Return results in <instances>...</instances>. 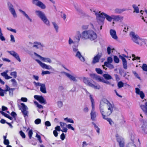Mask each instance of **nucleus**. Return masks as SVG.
<instances>
[{
    "mask_svg": "<svg viewBox=\"0 0 147 147\" xmlns=\"http://www.w3.org/2000/svg\"><path fill=\"white\" fill-rule=\"evenodd\" d=\"M114 109V105L111 104L107 100L103 99L100 102L99 106L100 111L103 119H105L110 116L113 112Z\"/></svg>",
    "mask_w": 147,
    "mask_h": 147,
    "instance_id": "nucleus-1",
    "label": "nucleus"
},
{
    "mask_svg": "<svg viewBox=\"0 0 147 147\" xmlns=\"http://www.w3.org/2000/svg\"><path fill=\"white\" fill-rule=\"evenodd\" d=\"M82 38L85 39H89L91 40H93L97 38L96 33L92 30H88L83 32L82 33Z\"/></svg>",
    "mask_w": 147,
    "mask_h": 147,
    "instance_id": "nucleus-2",
    "label": "nucleus"
},
{
    "mask_svg": "<svg viewBox=\"0 0 147 147\" xmlns=\"http://www.w3.org/2000/svg\"><path fill=\"white\" fill-rule=\"evenodd\" d=\"M130 36L132 38V40L137 44L142 45L143 42V40L140 38L138 36L136 35L134 32H131L130 34Z\"/></svg>",
    "mask_w": 147,
    "mask_h": 147,
    "instance_id": "nucleus-3",
    "label": "nucleus"
},
{
    "mask_svg": "<svg viewBox=\"0 0 147 147\" xmlns=\"http://www.w3.org/2000/svg\"><path fill=\"white\" fill-rule=\"evenodd\" d=\"M83 82L84 83L90 87H91L96 89H99L100 88L99 85H95L92 84L90 80L88 78L84 77L83 79Z\"/></svg>",
    "mask_w": 147,
    "mask_h": 147,
    "instance_id": "nucleus-4",
    "label": "nucleus"
},
{
    "mask_svg": "<svg viewBox=\"0 0 147 147\" xmlns=\"http://www.w3.org/2000/svg\"><path fill=\"white\" fill-rule=\"evenodd\" d=\"M36 12L37 13L38 16L41 18L44 23L47 25H49V21L43 13L39 11H36Z\"/></svg>",
    "mask_w": 147,
    "mask_h": 147,
    "instance_id": "nucleus-5",
    "label": "nucleus"
},
{
    "mask_svg": "<svg viewBox=\"0 0 147 147\" xmlns=\"http://www.w3.org/2000/svg\"><path fill=\"white\" fill-rule=\"evenodd\" d=\"M34 98L41 103H43L44 104H46L47 103L46 100L43 97L41 96L35 95L34 96Z\"/></svg>",
    "mask_w": 147,
    "mask_h": 147,
    "instance_id": "nucleus-6",
    "label": "nucleus"
},
{
    "mask_svg": "<svg viewBox=\"0 0 147 147\" xmlns=\"http://www.w3.org/2000/svg\"><path fill=\"white\" fill-rule=\"evenodd\" d=\"M21 105L22 106V112L24 117L28 116V111L26 110L27 109V107L23 103H21Z\"/></svg>",
    "mask_w": 147,
    "mask_h": 147,
    "instance_id": "nucleus-7",
    "label": "nucleus"
},
{
    "mask_svg": "<svg viewBox=\"0 0 147 147\" xmlns=\"http://www.w3.org/2000/svg\"><path fill=\"white\" fill-rule=\"evenodd\" d=\"M123 55L124 57L120 55L119 56V57L122 61L123 68L125 69H126L127 68V62L126 59L125 58V57H127V56L123 54Z\"/></svg>",
    "mask_w": 147,
    "mask_h": 147,
    "instance_id": "nucleus-8",
    "label": "nucleus"
},
{
    "mask_svg": "<svg viewBox=\"0 0 147 147\" xmlns=\"http://www.w3.org/2000/svg\"><path fill=\"white\" fill-rule=\"evenodd\" d=\"M102 56V53H98L97 55L94 57L92 60V63L95 64L98 62Z\"/></svg>",
    "mask_w": 147,
    "mask_h": 147,
    "instance_id": "nucleus-9",
    "label": "nucleus"
},
{
    "mask_svg": "<svg viewBox=\"0 0 147 147\" xmlns=\"http://www.w3.org/2000/svg\"><path fill=\"white\" fill-rule=\"evenodd\" d=\"M10 54L14 57L19 62L21 61V60L18 55L14 51H10L9 52Z\"/></svg>",
    "mask_w": 147,
    "mask_h": 147,
    "instance_id": "nucleus-10",
    "label": "nucleus"
},
{
    "mask_svg": "<svg viewBox=\"0 0 147 147\" xmlns=\"http://www.w3.org/2000/svg\"><path fill=\"white\" fill-rule=\"evenodd\" d=\"M6 88L5 90H1L2 91H9V94L10 96H13V92L14 90H15L14 88H10L7 85H5Z\"/></svg>",
    "mask_w": 147,
    "mask_h": 147,
    "instance_id": "nucleus-11",
    "label": "nucleus"
},
{
    "mask_svg": "<svg viewBox=\"0 0 147 147\" xmlns=\"http://www.w3.org/2000/svg\"><path fill=\"white\" fill-rule=\"evenodd\" d=\"M8 5L9 6V9L11 13L14 17L16 16V14L15 9L13 8V5L9 2L8 3Z\"/></svg>",
    "mask_w": 147,
    "mask_h": 147,
    "instance_id": "nucleus-12",
    "label": "nucleus"
},
{
    "mask_svg": "<svg viewBox=\"0 0 147 147\" xmlns=\"http://www.w3.org/2000/svg\"><path fill=\"white\" fill-rule=\"evenodd\" d=\"M36 61L43 68L49 69V66L45 63H42L38 59H36Z\"/></svg>",
    "mask_w": 147,
    "mask_h": 147,
    "instance_id": "nucleus-13",
    "label": "nucleus"
},
{
    "mask_svg": "<svg viewBox=\"0 0 147 147\" xmlns=\"http://www.w3.org/2000/svg\"><path fill=\"white\" fill-rule=\"evenodd\" d=\"M90 77L93 79H94L96 80H98L99 81H102V79L100 76L97 75L96 74H92L90 75Z\"/></svg>",
    "mask_w": 147,
    "mask_h": 147,
    "instance_id": "nucleus-14",
    "label": "nucleus"
},
{
    "mask_svg": "<svg viewBox=\"0 0 147 147\" xmlns=\"http://www.w3.org/2000/svg\"><path fill=\"white\" fill-rule=\"evenodd\" d=\"M141 108L146 115L147 114V102L145 103V105H141L140 106Z\"/></svg>",
    "mask_w": 147,
    "mask_h": 147,
    "instance_id": "nucleus-15",
    "label": "nucleus"
},
{
    "mask_svg": "<svg viewBox=\"0 0 147 147\" xmlns=\"http://www.w3.org/2000/svg\"><path fill=\"white\" fill-rule=\"evenodd\" d=\"M110 34L112 37L115 39H117V36L116 35V32L115 30L111 29L110 31Z\"/></svg>",
    "mask_w": 147,
    "mask_h": 147,
    "instance_id": "nucleus-16",
    "label": "nucleus"
},
{
    "mask_svg": "<svg viewBox=\"0 0 147 147\" xmlns=\"http://www.w3.org/2000/svg\"><path fill=\"white\" fill-rule=\"evenodd\" d=\"M106 66L107 67L109 68L110 69H112L114 68V66L113 65L111 64V63H108L107 61H105L104 63V65L102 66L103 68L105 69V66Z\"/></svg>",
    "mask_w": 147,
    "mask_h": 147,
    "instance_id": "nucleus-17",
    "label": "nucleus"
},
{
    "mask_svg": "<svg viewBox=\"0 0 147 147\" xmlns=\"http://www.w3.org/2000/svg\"><path fill=\"white\" fill-rule=\"evenodd\" d=\"M114 21H121L123 19V17L119 16H114L113 17Z\"/></svg>",
    "mask_w": 147,
    "mask_h": 147,
    "instance_id": "nucleus-18",
    "label": "nucleus"
},
{
    "mask_svg": "<svg viewBox=\"0 0 147 147\" xmlns=\"http://www.w3.org/2000/svg\"><path fill=\"white\" fill-rule=\"evenodd\" d=\"M76 56L78 57L82 61H84L85 60L84 57L81 55L79 51H78L77 52Z\"/></svg>",
    "mask_w": 147,
    "mask_h": 147,
    "instance_id": "nucleus-19",
    "label": "nucleus"
},
{
    "mask_svg": "<svg viewBox=\"0 0 147 147\" xmlns=\"http://www.w3.org/2000/svg\"><path fill=\"white\" fill-rule=\"evenodd\" d=\"M66 76L68 77L71 80H72L73 81H76L77 80L75 77H74L72 75L69 74L68 73H66L65 74Z\"/></svg>",
    "mask_w": 147,
    "mask_h": 147,
    "instance_id": "nucleus-20",
    "label": "nucleus"
},
{
    "mask_svg": "<svg viewBox=\"0 0 147 147\" xmlns=\"http://www.w3.org/2000/svg\"><path fill=\"white\" fill-rule=\"evenodd\" d=\"M105 14H106L103 12L99 14L98 16V19L101 21H103L106 18V17H105Z\"/></svg>",
    "mask_w": 147,
    "mask_h": 147,
    "instance_id": "nucleus-21",
    "label": "nucleus"
},
{
    "mask_svg": "<svg viewBox=\"0 0 147 147\" xmlns=\"http://www.w3.org/2000/svg\"><path fill=\"white\" fill-rule=\"evenodd\" d=\"M40 91L43 93H46L47 91L46 90L45 85L44 84H42L40 88Z\"/></svg>",
    "mask_w": 147,
    "mask_h": 147,
    "instance_id": "nucleus-22",
    "label": "nucleus"
},
{
    "mask_svg": "<svg viewBox=\"0 0 147 147\" xmlns=\"http://www.w3.org/2000/svg\"><path fill=\"white\" fill-rule=\"evenodd\" d=\"M0 113L3 116H5V117L8 118L10 120H12L13 119V118L12 117H11L9 115L5 113L3 111H0Z\"/></svg>",
    "mask_w": 147,
    "mask_h": 147,
    "instance_id": "nucleus-23",
    "label": "nucleus"
},
{
    "mask_svg": "<svg viewBox=\"0 0 147 147\" xmlns=\"http://www.w3.org/2000/svg\"><path fill=\"white\" fill-rule=\"evenodd\" d=\"M91 119L93 121H94L95 120V118L96 117V113L95 112L92 111L91 113Z\"/></svg>",
    "mask_w": 147,
    "mask_h": 147,
    "instance_id": "nucleus-24",
    "label": "nucleus"
},
{
    "mask_svg": "<svg viewBox=\"0 0 147 147\" xmlns=\"http://www.w3.org/2000/svg\"><path fill=\"white\" fill-rule=\"evenodd\" d=\"M89 97L91 102L92 107V109L93 110H94V100L92 97V95H90Z\"/></svg>",
    "mask_w": 147,
    "mask_h": 147,
    "instance_id": "nucleus-25",
    "label": "nucleus"
},
{
    "mask_svg": "<svg viewBox=\"0 0 147 147\" xmlns=\"http://www.w3.org/2000/svg\"><path fill=\"white\" fill-rule=\"evenodd\" d=\"M41 60L44 62H48L49 63H51L52 62L51 59L48 58H45L42 57Z\"/></svg>",
    "mask_w": 147,
    "mask_h": 147,
    "instance_id": "nucleus-26",
    "label": "nucleus"
},
{
    "mask_svg": "<svg viewBox=\"0 0 147 147\" xmlns=\"http://www.w3.org/2000/svg\"><path fill=\"white\" fill-rule=\"evenodd\" d=\"M20 11L30 22H32V20L31 19L29 18L28 15L24 11L20 9Z\"/></svg>",
    "mask_w": 147,
    "mask_h": 147,
    "instance_id": "nucleus-27",
    "label": "nucleus"
},
{
    "mask_svg": "<svg viewBox=\"0 0 147 147\" xmlns=\"http://www.w3.org/2000/svg\"><path fill=\"white\" fill-rule=\"evenodd\" d=\"M20 11L30 22H32V20L31 19L29 18L28 15L24 11L20 9Z\"/></svg>",
    "mask_w": 147,
    "mask_h": 147,
    "instance_id": "nucleus-28",
    "label": "nucleus"
},
{
    "mask_svg": "<svg viewBox=\"0 0 147 147\" xmlns=\"http://www.w3.org/2000/svg\"><path fill=\"white\" fill-rule=\"evenodd\" d=\"M103 119L106 120L107 121H108L109 122V124L111 125H112L114 123L113 121L110 118H108L107 117H106L105 118V119Z\"/></svg>",
    "mask_w": 147,
    "mask_h": 147,
    "instance_id": "nucleus-29",
    "label": "nucleus"
},
{
    "mask_svg": "<svg viewBox=\"0 0 147 147\" xmlns=\"http://www.w3.org/2000/svg\"><path fill=\"white\" fill-rule=\"evenodd\" d=\"M125 9H116L115 10V13H120L125 11Z\"/></svg>",
    "mask_w": 147,
    "mask_h": 147,
    "instance_id": "nucleus-30",
    "label": "nucleus"
},
{
    "mask_svg": "<svg viewBox=\"0 0 147 147\" xmlns=\"http://www.w3.org/2000/svg\"><path fill=\"white\" fill-rule=\"evenodd\" d=\"M132 6L134 9V12H135L136 13H138L139 12L138 7L136 6V5L135 4L133 5Z\"/></svg>",
    "mask_w": 147,
    "mask_h": 147,
    "instance_id": "nucleus-31",
    "label": "nucleus"
},
{
    "mask_svg": "<svg viewBox=\"0 0 147 147\" xmlns=\"http://www.w3.org/2000/svg\"><path fill=\"white\" fill-rule=\"evenodd\" d=\"M38 6L42 9H45L46 8V7L45 5L40 1L38 3Z\"/></svg>",
    "mask_w": 147,
    "mask_h": 147,
    "instance_id": "nucleus-32",
    "label": "nucleus"
},
{
    "mask_svg": "<svg viewBox=\"0 0 147 147\" xmlns=\"http://www.w3.org/2000/svg\"><path fill=\"white\" fill-rule=\"evenodd\" d=\"M104 77L107 80L111 79L112 78L111 76L109 74H103Z\"/></svg>",
    "mask_w": 147,
    "mask_h": 147,
    "instance_id": "nucleus-33",
    "label": "nucleus"
},
{
    "mask_svg": "<svg viewBox=\"0 0 147 147\" xmlns=\"http://www.w3.org/2000/svg\"><path fill=\"white\" fill-rule=\"evenodd\" d=\"M1 90H5L3 89L0 87V96H4V94H7L6 92L7 91H2Z\"/></svg>",
    "mask_w": 147,
    "mask_h": 147,
    "instance_id": "nucleus-34",
    "label": "nucleus"
},
{
    "mask_svg": "<svg viewBox=\"0 0 147 147\" xmlns=\"http://www.w3.org/2000/svg\"><path fill=\"white\" fill-rule=\"evenodd\" d=\"M33 132L32 130L31 129L29 130L28 133V135L29 137V138L30 139H31L32 137V135H33Z\"/></svg>",
    "mask_w": 147,
    "mask_h": 147,
    "instance_id": "nucleus-35",
    "label": "nucleus"
},
{
    "mask_svg": "<svg viewBox=\"0 0 147 147\" xmlns=\"http://www.w3.org/2000/svg\"><path fill=\"white\" fill-rule=\"evenodd\" d=\"M92 124L94 125V128L96 130L98 134H99L100 133V128L94 122H92Z\"/></svg>",
    "mask_w": 147,
    "mask_h": 147,
    "instance_id": "nucleus-36",
    "label": "nucleus"
},
{
    "mask_svg": "<svg viewBox=\"0 0 147 147\" xmlns=\"http://www.w3.org/2000/svg\"><path fill=\"white\" fill-rule=\"evenodd\" d=\"M64 120L65 121H67V122H69L72 123H74V121L71 119H68L67 117H66L64 118Z\"/></svg>",
    "mask_w": 147,
    "mask_h": 147,
    "instance_id": "nucleus-37",
    "label": "nucleus"
},
{
    "mask_svg": "<svg viewBox=\"0 0 147 147\" xmlns=\"http://www.w3.org/2000/svg\"><path fill=\"white\" fill-rule=\"evenodd\" d=\"M117 86L119 88L123 87L124 86V83L122 81H120L118 82Z\"/></svg>",
    "mask_w": 147,
    "mask_h": 147,
    "instance_id": "nucleus-38",
    "label": "nucleus"
},
{
    "mask_svg": "<svg viewBox=\"0 0 147 147\" xmlns=\"http://www.w3.org/2000/svg\"><path fill=\"white\" fill-rule=\"evenodd\" d=\"M95 70L98 74H102V71L100 68H96Z\"/></svg>",
    "mask_w": 147,
    "mask_h": 147,
    "instance_id": "nucleus-39",
    "label": "nucleus"
},
{
    "mask_svg": "<svg viewBox=\"0 0 147 147\" xmlns=\"http://www.w3.org/2000/svg\"><path fill=\"white\" fill-rule=\"evenodd\" d=\"M36 137L37 138L38 140L40 143H42V141L41 140V137L40 135H38L37 134H36Z\"/></svg>",
    "mask_w": 147,
    "mask_h": 147,
    "instance_id": "nucleus-40",
    "label": "nucleus"
},
{
    "mask_svg": "<svg viewBox=\"0 0 147 147\" xmlns=\"http://www.w3.org/2000/svg\"><path fill=\"white\" fill-rule=\"evenodd\" d=\"M114 61L115 63H118L119 62V58L117 56H114Z\"/></svg>",
    "mask_w": 147,
    "mask_h": 147,
    "instance_id": "nucleus-41",
    "label": "nucleus"
},
{
    "mask_svg": "<svg viewBox=\"0 0 147 147\" xmlns=\"http://www.w3.org/2000/svg\"><path fill=\"white\" fill-rule=\"evenodd\" d=\"M105 17L106 18L107 20H108L109 21L111 22L112 21V20L113 19V18H112L111 16H109L107 14H105Z\"/></svg>",
    "mask_w": 147,
    "mask_h": 147,
    "instance_id": "nucleus-42",
    "label": "nucleus"
},
{
    "mask_svg": "<svg viewBox=\"0 0 147 147\" xmlns=\"http://www.w3.org/2000/svg\"><path fill=\"white\" fill-rule=\"evenodd\" d=\"M138 95H139L140 97L142 99L144 98L145 97V94L142 91H141V92Z\"/></svg>",
    "mask_w": 147,
    "mask_h": 147,
    "instance_id": "nucleus-43",
    "label": "nucleus"
},
{
    "mask_svg": "<svg viewBox=\"0 0 147 147\" xmlns=\"http://www.w3.org/2000/svg\"><path fill=\"white\" fill-rule=\"evenodd\" d=\"M21 136L23 138H26V135L22 131H20L19 132Z\"/></svg>",
    "mask_w": 147,
    "mask_h": 147,
    "instance_id": "nucleus-44",
    "label": "nucleus"
},
{
    "mask_svg": "<svg viewBox=\"0 0 147 147\" xmlns=\"http://www.w3.org/2000/svg\"><path fill=\"white\" fill-rule=\"evenodd\" d=\"M142 69L143 70L145 71H147V65L146 64H143L142 67Z\"/></svg>",
    "mask_w": 147,
    "mask_h": 147,
    "instance_id": "nucleus-45",
    "label": "nucleus"
},
{
    "mask_svg": "<svg viewBox=\"0 0 147 147\" xmlns=\"http://www.w3.org/2000/svg\"><path fill=\"white\" fill-rule=\"evenodd\" d=\"M10 75L13 76L14 78H16L17 77V73L16 71H13L11 72Z\"/></svg>",
    "mask_w": 147,
    "mask_h": 147,
    "instance_id": "nucleus-46",
    "label": "nucleus"
},
{
    "mask_svg": "<svg viewBox=\"0 0 147 147\" xmlns=\"http://www.w3.org/2000/svg\"><path fill=\"white\" fill-rule=\"evenodd\" d=\"M53 24L54 26V28L55 29L56 31L57 32H58V27L57 24L55 22H53Z\"/></svg>",
    "mask_w": 147,
    "mask_h": 147,
    "instance_id": "nucleus-47",
    "label": "nucleus"
},
{
    "mask_svg": "<svg viewBox=\"0 0 147 147\" xmlns=\"http://www.w3.org/2000/svg\"><path fill=\"white\" fill-rule=\"evenodd\" d=\"M41 122V120L40 119H37L34 121L35 123L36 124H39Z\"/></svg>",
    "mask_w": 147,
    "mask_h": 147,
    "instance_id": "nucleus-48",
    "label": "nucleus"
},
{
    "mask_svg": "<svg viewBox=\"0 0 147 147\" xmlns=\"http://www.w3.org/2000/svg\"><path fill=\"white\" fill-rule=\"evenodd\" d=\"M40 1L38 0H33L32 1V3L33 4L36 5L37 6H38V4Z\"/></svg>",
    "mask_w": 147,
    "mask_h": 147,
    "instance_id": "nucleus-49",
    "label": "nucleus"
},
{
    "mask_svg": "<svg viewBox=\"0 0 147 147\" xmlns=\"http://www.w3.org/2000/svg\"><path fill=\"white\" fill-rule=\"evenodd\" d=\"M40 1L38 0H33L32 1V3L33 4L36 5L37 6H38V4Z\"/></svg>",
    "mask_w": 147,
    "mask_h": 147,
    "instance_id": "nucleus-50",
    "label": "nucleus"
},
{
    "mask_svg": "<svg viewBox=\"0 0 147 147\" xmlns=\"http://www.w3.org/2000/svg\"><path fill=\"white\" fill-rule=\"evenodd\" d=\"M11 115L14 118H16V117L17 116V114L14 111H12L11 113Z\"/></svg>",
    "mask_w": 147,
    "mask_h": 147,
    "instance_id": "nucleus-51",
    "label": "nucleus"
},
{
    "mask_svg": "<svg viewBox=\"0 0 147 147\" xmlns=\"http://www.w3.org/2000/svg\"><path fill=\"white\" fill-rule=\"evenodd\" d=\"M3 143L5 145H8L9 144V140L8 139L4 140Z\"/></svg>",
    "mask_w": 147,
    "mask_h": 147,
    "instance_id": "nucleus-52",
    "label": "nucleus"
},
{
    "mask_svg": "<svg viewBox=\"0 0 147 147\" xmlns=\"http://www.w3.org/2000/svg\"><path fill=\"white\" fill-rule=\"evenodd\" d=\"M113 61V59L112 58L110 57H108L107 58V62H108L109 63H111Z\"/></svg>",
    "mask_w": 147,
    "mask_h": 147,
    "instance_id": "nucleus-53",
    "label": "nucleus"
},
{
    "mask_svg": "<svg viewBox=\"0 0 147 147\" xmlns=\"http://www.w3.org/2000/svg\"><path fill=\"white\" fill-rule=\"evenodd\" d=\"M61 17L62 18H63L64 20H65L66 18V15L65 14L63 13L62 11H61Z\"/></svg>",
    "mask_w": 147,
    "mask_h": 147,
    "instance_id": "nucleus-54",
    "label": "nucleus"
},
{
    "mask_svg": "<svg viewBox=\"0 0 147 147\" xmlns=\"http://www.w3.org/2000/svg\"><path fill=\"white\" fill-rule=\"evenodd\" d=\"M67 127L69 129H71L72 130L74 131V128L71 126V124H68L67 125Z\"/></svg>",
    "mask_w": 147,
    "mask_h": 147,
    "instance_id": "nucleus-55",
    "label": "nucleus"
},
{
    "mask_svg": "<svg viewBox=\"0 0 147 147\" xmlns=\"http://www.w3.org/2000/svg\"><path fill=\"white\" fill-rule=\"evenodd\" d=\"M135 92L137 94H138L141 92L140 89L138 88H135Z\"/></svg>",
    "mask_w": 147,
    "mask_h": 147,
    "instance_id": "nucleus-56",
    "label": "nucleus"
},
{
    "mask_svg": "<svg viewBox=\"0 0 147 147\" xmlns=\"http://www.w3.org/2000/svg\"><path fill=\"white\" fill-rule=\"evenodd\" d=\"M65 138V134L63 133H62V134H61L60 136L61 139L62 140H64Z\"/></svg>",
    "mask_w": 147,
    "mask_h": 147,
    "instance_id": "nucleus-57",
    "label": "nucleus"
},
{
    "mask_svg": "<svg viewBox=\"0 0 147 147\" xmlns=\"http://www.w3.org/2000/svg\"><path fill=\"white\" fill-rule=\"evenodd\" d=\"M133 74H134L135 76L137 78H138L139 79H140V78L138 74V73H137L136 71H133Z\"/></svg>",
    "mask_w": 147,
    "mask_h": 147,
    "instance_id": "nucleus-58",
    "label": "nucleus"
},
{
    "mask_svg": "<svg viewBox=\"0 0 147 147\" xmlns=\"http://www.w3.org/2000/svg\"><path fill=\"white\" fill-rule=\"evenodd\" d=\"M45 124L46 126L49 127L51 126L50 122L49 121H47L45 123Z\"/></svg>",
    "mask_w": 147,
    "mask_h": 147,
    "instance_id": "nucleus-59",
    "label": "nucleus"
},
{
    "mask_svg": "<svg viewBox=\"0 0 147 147\" xmlns=\"http://www.w3.org/2000/svg\"><path fill=\"white\" fill-rule=\"evenodd\" d=\"M57 105H58V106L59 107H62L63 105L62 102L61 101H58L57 102Z\"/></svg>",
    "mask_w": 147,
    "mask_h": 147,
    "instance_id": "nucleus-60",
    "label": "nucleus"
},
{
    "mask_svg": "<svg viewBox=\"0 0 147 147\" xmlns=\"http://www.w3.org/2000/svg\"><path fill=\"white\" fill-rule=\"evenodd\" d=\"M50 73V72L49 71H43L42 72V75H44L45 74H49Z\"/></svg>",
    "mask_w": 147,
    "mask_h": 147,
    "instance_id": "nucleus-61",
    "label": "nucleus"
},
{
    "mask_svg": "<svg viewBox=\"0 0 147 147\" xmlns=\"http://www.w3.org/2000/svg\"><path fill=\"white\" fill-rule=\"evenodd\" d=\"M55 130L58 131H61L60 127L59 126H57L55 128Z\"/></svg>",
    "mask_w": 147,
    "mask_h": 147,
    "instance_id": "nucleus-62",
    "label": "nucleus"
},
{
    "mask_svg": "<svg viewBox=\"0 0 147 147\" xmlns=\"http://www.w3.org/2000/svg\"><path fill=\"white\" fill-rule=\"evenodd\" d=\"M60 124L61 127L62 128H63L66 125V123L62 122H60Z\"/></svg>",
    "mask_w": 147,
    "mask_h": 147,
    "instance_id": "nucleus-63",
    "label": "nucleus"
},
{
    "mask_svg": "<svg viewBox=\"0 0 147 147\" xmlns=\"http://www.w3.org/2000/svg\"><path fill=\"white\" fill-rule=\"evenodd\" d=\"M119 145L120 147H124V144L121 141H120L119 142Z\"/></svg>",
    "mask_w": 147,
    "mask_h": 147,
    "instance_id": "nucleus-64",
    "label": "nucleus"
}]
</instances>
